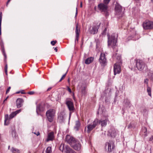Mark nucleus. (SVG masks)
I'll use <instances>...</instances> for the list:
<instances>
[{
	"label": "nucleus",
	"mask_w": 153,
	"mask_h": 153,
	"mask_svg": "<svg viewBox=\"0 0 153 153\" xmlns=\"http://www.w3.org/2000/svg\"><path fill=\"white\" fill-rule=\"evenodd\" d=\"M116 36L115 34H113L111 36L108 34L107 35L108 45L111 46L113 48L116 45L117 43V39Z\"/></svg>",
	"instance_id": "1"
},
{
	"label": "nucleus",
	"mask_w": 153,
	"mask_h": 153,
	"mask_svg": "<svg viewBox=\"0 0 153 153\" xmlns=\"http://www.w3.org/2000/svg\"><path fill=\"white\" fill-rule=\"evenodd\" d=\"M65 104L70 111V115L71 113L73 112L75 108L73 100L70 98H67L65 100Z\"/></svg>",
	"instance_id": "2"
},
{
	"label": "nucleus",
	"mask_w": 153,
	"mask_h": 153,
	"mask_svg": "<svg viewBox=\"0 0 153 153\" xmlns=\"http://www.w3.org/2000/svg\"><path fill=\"white\" fill-rule=\"evenodd\" d=\"M55 109H50L48 110L46 113V115L48 121L50 122H53L55 114Z\"/></svg>",
	"instance_id": "3"
},
{
	"label": "nucleus",
	"mask_w": 153,
	"mask_h": 153,
	"mask_svg": "<svg viewBox=\"0 0 153 153\" xmlns=\"http://www.w3.org/2000/svg\"><path fill=\"white\" fill-rule=\"evenodd\" d=\"M60 150L62 152L66 153H76L72 149L70 148L68 146H65L64 143H62L60 147Z\"/></svg>",
	"instance_id": "4"
},
{
	"label": "nucleus",
	"mask_w": 153,
	"mask_h": 153,
	"mask_svg": "<svg viewBox=\"0 0 153 153\" xmlns=\"http://www.w3.org/2000/svg\"><path fill=\"white\" fill-rule=\"evenodd\" d=\"M98 7L100 10L102 12H104L106 16L108 15L107 4L104 3H100L98 4Z\"/></svg>",
	"instance_id": "5"
},
{
	"label": "nucleus",
	"mask_w": 153,
	"mask_h": 153,
	"mask_svg": "<svg viewBox=\"0 0 153 153\" xmlns=\"http://www.w3.org/2000/svg\"><path fill=\"white\" fill-rule=\"evenodd\" d=\"M143 27L145 30L153 29V22L148 20L145 21L143 24Z\"/></svg>",
	"instance_id": "6"
},
{
	"label": "nucleus",
	"mask_w": 153,
	"mask_h": 153,
	"mask_svg": "<svg viewBox=\"0 0 153 153\" xmlns=\"http://www.w3.org/2000/svg\"><path fill=\"white\" fill-rule=\"evenodd\" d=\"M134 61L137 69L140 71L143 70L145 66V63L143 61L139 59H134Z\"/></svg>",
	"instance_id": "7"
},
{
	"label": "nucleus",
	"mask_w": 153,
	"mask_h": 153,
	"mask_svg": "<svg viewBox=\"0 0 153 153\" xmlns=\"http://www.w3.org/2000/svg\"><path fill=\"white\" fill-rule=\"evenodd\" d=\"M99 61L100 64L102 66H104L106 65V59L105 58V55L104 53H101L99 59Z\"/></svg>",
	"instance_id": "8"
},
{
	"label": "nucleus",
	"mask_w": 153,
	"mask_h": 153,
	"mask_svg": "<svg viewBox=\"0 0 153 153\" xmlns=\"http://www.w3.org/2000/svg\"><path fill=\"white\" fill-rule=\"evenodd\" d=\"M100 24L101 23H100L99 24L97 23L96 25H94L90 31V33L92 34L97 33Z\"/></svg>",
	"instance_id": "9"
},
{
	"label": "nucleus",
	"mask_w": 153,
	"mask_h": 153,
	"mask_svg": "<svg viewBox=\"0 0 153 153\" xmlns=\"http://www.w3.org/2000/svg\"><path fill=\"white\" fill-rule=\"evenodd\" d=\"M65 141L68 143L70 144L71 146L75 142L76 140L75 138L73 137L67 135L65 138Z\"/></svg>",
	"instance_id": "10"
},
{
	"label": "nucleus",
	"mask_w": 153,
	"mask_h": 153,
	"mask_svg": "<svg viewBox=\"0 0 153 153\" xmlns=\"http://www.w3.org/2000/svg\"><path fill=\"white\" fill-rule=\"evenodd\" d=\"M75 150L77 151H79L81 149V145L80 142L76 140L71 146Z\"/></svg>",
	"instance_id": "11"
},
{
	"label": "nucleus",
	"mask_w": 153,
	"mask_h": 153,
	"mask_svg": "<svg viewBox=\"0 0 153 153\" xmlns=\"http://www.w3.org/2000/svg\"><path fill=\"white\" fill-rule=\"evenodd\" d=\"M106 145L108 146V151L109 152H111L115 147L114 142L112 141H109L107 142Z\"/></svg>",
	"instance_id": "12"
},
{
	"label": "nucleus",
	"mask_w": 153,
	"mask_h": 153,
	"mask_svg": "<svg viewBox=\"0 0 153 153\" xmlns=\"http://www.w3.org/2000/svg\"><path fill=\"white\" fill-rule=\"evenodd\" d=\"M114 71L115 75L120 73L121 71L120 67L118 63H116L114 64Z\"/></svg>",
	"instance_id": "13"
},
{
	"label": "nucleus",
	"mask_w": 153,
	"mask_h": 153,
	"mask_svg": "<svg viewBox=\"0 0 153 153\" xmlns=\"http://www.w3.org/2000/svg\"><path fill=\"white\" fill-rule=\"evenodd\" d=\"M122 7L119 4H117L116 5L115 9L116 14L117 15H120L122 10Z\"/></svg>",
	"instance_id": "14"
},
{
	"label": "nucleus",
	"mask_w": 153,
	"mask_h": 153,
	"mask_svg": "<svg viewBox=\"0 0 153 153\" xmlns=\"http://www.w3.org/2000/svg\"><path fill=\"white\" fill-rule=\"evenodd\" d=\"M65 112H61L58 116V119L60 120V122H62L65 119Z\"/></svg>",
	"instance_id": "15"
},
{
	"label": "nucleus",
	"mask_w": 153,
	"mask_h": 153,
	"mask_svg": "<svg viewBox=\"0 0 153 153\" xmlns=\"http://www.w3.org/2000/svg\"><path fill=\"white\" fill-rule=\"evenodd\" d=\"M23 100L22 99L18 98L16 100V106L18 108L22 107L23 105Z\"/></svg>",
	"instance_id": "16"
},
{
	"label": "nucleus",
	"mask_w": 153,
	"mask_h": 153,
	"mask_svg": "<svg viewBox=\"0 0 153 153\" xmlns=\"http://www.w3.org/2000/svg\"><path fill=\"white\" fill-rule=\"evenodd\" d=\"M86 128L87 129L86 131L88 133H90L91 131L95 128L92 124H88L87 127H85V131L86 130Z\"/></svg>",
	"instance_id": "17"
},
{
	"label": "nucleus",
	"mask_w": 153,
	"mask_h": 153,
	"mask_svg": "<svg viewBox=\"0 0 153 153\" xmlns=\"http://www.w3.org/2000/svg\"><path fill=\"white\" fill-rule=\"evenodd\" d=\"M53 132H51L48 134L46 141L48 142L50 140H52L53 139Z\"/></svg>",
	"instance_id": "18"
},
{
	"label": "nucleus",
	"mask_w": 153,
	"mask_h": 153,
	"mask_svg": "<svg viewBox=\"0 0 153 153\" xmlns=\"http://www.w3.org/2000/svg\"><path fill=\"white\" fill-rule=\"evenodd\" d=\"M99 120V124H100L102 126H105L108 120L107 119H105L104 120Z\"/></svg>",
	"instance_id": "19"
},
{
	"label": "nucleus",
	"mask_w": 153,
	"mask_h": 153,
	"mask_svg": "<svg viewBox=\"0 0 153 153\" xmlns=\"http://www.w3.org/2000/svg\"><path fill=\"white\" fill-rule=\"evenodd\" d=\"M80 126V123L79 120L76 121L75 125L74 127V129L76 131H78L79 128Z\"/></svg>",
	"instance_id": "20"
},
{
	"label": "nucleus",
	"mask_w": 153,
	"mask_h": 153,
	"mask_svg": "<svg viewBox=\"0 0 153 153\" xmlns=\"http://www.w3.org/2000/svg\"><path fill=\"white\" fill-rule=\"evenodd\" d=\"M94 60V58L92 57L88 58L85 60V63L88 64L92 62Z\"/></svg>",
	"instance_id": "21"
},
{
	"label": "nucleus",
	"mask_w": 153,
	"mask_h": 153,
	"mask_svg": "<svg viewBox=\"0 0 153 153\" xmlns=\"http://www.w3.org/2000/svg\"><path fill=\"white\" fill-rule=\"evenodd\" d=\"M99 124V120L97 119H96L93 122L92 124L95 128Z\"/></svg>",
	"instance_id": "22"
},
{
	"label": "nucleus",
	"mask_w": 153,
	"mask_h": 153,
	"mask_svg": "<svg viewBox=\"0 0 153 153\" xmlns=\"http://www.w3.org/2000/svg\"><path fill=\"white\" fill-rule=\"evenodd\" d=\"M5 120H4V124L5 125H7L9 124V123L7 122L6 123L7 120H10V119H9V117L8 114H6L5 116Z\"/></svg>",
	"instance_id": "23"
},
{
	"label": "nucleus",
	"mask_w": 153,
	"mask_h": 153,
	"mask_svg": "<svg viewBox=\"0 0 153 153\" xmlns=\"http://www.w3.org/2000/svg\"><path fill=\"white\" fill-rule=\"evenodd\" d=\"M11 151L13 153H19L20 150L14 147H12L11 149Z\"/></svg>",
	"instance_id": "24"
},
{
	"label": "nucleus",
	"mask_w": 153,
	"mask_h": 153,
	"mask_svg": "<svg viewBox=\"0 0 153 153\" xmlns=\"http://www.w3.org/2000/svg\"><path fill=\"white\" fill-rule=\"evenodd\" d=\"M51 148L49 146L47 148L46 151L45 152H43L42 153H51Z\"/></svg>",
	"instance_id": "25"
},
{
	"label": "nucleus",
	"mask_w": 153,
	"mask_h": 153,
	"mask_svg": "<svg viewBox=\"0 0 153 153\" xmlns=\"http://www.w3.org/2000/svg\"><path fill=\"white\" fill-rule=\"evenodd\" d=\"M149 76L150 80L153 81V71H150L149 72Z\"/></svg>",
	"instance_id": "26"
},
{
	"label": "nucleus",
	"mask_w": 153,
	"mask_h": 153,
	"mask_svg": "<svg viewBox=\"0 0 153 153\" xmlns=\"http://www.w3.org/2000/svg\"><path fill=\"white\" fill-rule=\"evenodd\" d=\"M13 138H16L17 135L15 130H13L11 132Z\"/></svg>",
	"instance_id": "27"
},
{
	"label": "nucleus",
	"mask_w": 153,
	"mask_h": 153,
	"mask_svg": "<svg viewBox=\"0 0 153 153\" xmlns=\"http://www.w3.org/2000/svg\"><path fill=\"white\" fill-rule=\"evenodd\" d=\"M2 13H0V34H1V23L2 21Z\"/></svg>",
	"instance_id": "28"
},
{
	"label": "nucleus",
	"mask_w": 153,
	"mask_h": 153,
	"mask_svg": "<svg viewBox=\"0 0 153 153\" xmlns=\"http://www.w3.org/2000/svg\"><path fill=\"white\" fill-rule=\"evenodd\" d=\"M78 26L77 25H76V31L75 32L76 34V35H77V36L78 37L79 36V30L78 29Z\"/></svg>",
	"instance_id": "29"
},
{
	"label": "nucleus",
	"mask_w": 153,
	"mask_h": 153,
	"mask_svg": "<svg viewBox=\"0 0 153 153\" xmlns=\"http://www.w3.org/2000/svg\"><path fill=\"white\" fill-rule=\"evenodd\" d=\"M116 134V131H115V130H114L112 132H111L110 135L111 137L114 138L115 137Z\"/></svg>",
	"instance_id": "30"
},
{
	"label": "nucleus",
	"mask_w": 153,
	"mask_h": 153,
	"mask_svg": "<svg viewBox=\"0 0 153 153\" xmlns=\"http://www.w3.org/2000/svg\"><path fill=\"white\" fill-rule=\"evenodd\" d=\"M16 115V114L14 112H13L11 114L9 115V119H11L13 118Z\"/></svg>",
	"instance_id": "31"
},
{
	"label": "nucleus",
	"mask_w": 153,
	"mask_h": 153,
	"mask_svg": "<svg viewBox=\"0 0 153 153\" xmlns=\"http://www.w3.org/2000/svg\"><path fill=\"white\" fill-rule=\"evenodd\" d=\"M147 91L148 93V95L150 96H151V88L150 87H147Z\"/></svg>",
	"instance_id": "32"
},
{
	"label": "nucleus",
	"mask_w": 153,
	"mask_h": 153,
	"mask_svg": "<svg viewBox=\"0 0 153 153\" xmlns=\"http://www.w3.org/2000/svg\"><path fill=\"white\" fill-rule=\"evenodd\" d=\"M68 69L67 70L66 72L65 73V74L63 75V76L60 79V80L59 81V82L61 81L65 77V76H66V74H67V73L68 72Z\"/></svg>",
	"instance_id": "33"
},
{
	"label": "nucleus",
	"mask_w": 153,
	"mask_h": 153,
	"mask_svg": "<svg viewBox=\"0 0 153 153\" xmlns=\"http://www.w3.org/2000/svg\"><path fill=\"white\" fill-rule=\"evenodd\" d=\"M40 108V105H38L37 106L36 112L38 114V112L40 111H41Z\"/></svg>",
	"instance_id": "34"
},
{
	"label": "nucleus",
	"mask_w": 153,
	"mask_h": 153,
	"mask_svg": "<svg viewBox=\"0 0 153 153\" xmlns=\"http://www.w3.org/2000/svg\"><path fill=\"white\" fill-rule=\"evenodd\" d=\"M82 93V94L84 95H85L86 93L85 91V87H84L83 88H82L81 90Z\"/></svg>",
	"instance_id": "35"
},
{
	"label": "nucleus",
	"mask_w": 153,
	"mask_h": 153,
	"mask_svg": "<svg viewBox=\"0 0 153 153\" xmlns=\"http://www.w3.org/2000/svg\"><path fill=\"white\" fill-rule=\"evenodd\" d=\"M111 0H103L104 3L106 4H108Z\"/></svg>",
	"instance_id": "36"
},
{
	"label": "nucleus",
	"mask_w": 153,
	"mask_h": 153,
	"mask_svg": "<svg viewBox=\"0 0 153 153\" xmlns=\"http://www.w3.org/2000/svg\"><path fill=\"white\" fill-rule=\"evenodd\" d=\"M57 42L56 40L53 41H51V44L53 46L55 45V44Z\"/></svg>",
	"instance_id": "37"
},
{
	"label": "nucleus",
	"mask_w": 153,
	"mask_h": 153,
	"mask_svg": "<svg viewBox=\"0 0 153 153\" xmlns=\"http://www.w3.org/2000/svg\"><path fill=\"white\" fill-rule=\"evenodd\" d=\"M107 30V28H105L104 30L102 32V34L103 35H105L106 33V32Z\"/></svg>",
	"instance_id": "38"
},
{
	"label": "nucleus",
	"mask_w": 153,
	"mask_h": 153,
	"mask_svg": "<svg viewBox=\"0 0 153 153\" xmlns=\"http://www.w3.org/2000/svg\"><path fill=\"white\" fill-rule=\"evenodd\" d=\"M149 80L147 79H146L144 80V82L147 85L148 84V82Z\"/></svg>",
	"instance_id": "39"
},
{
	"label": "nucleus",
	"mask_w": 153,
	"mask_h": 153,
	"mask_svg": "<svg viewBox=\"0 0 153 153\" xmlns=\"http://www.w3.org/2000/svg\"><path fill=\"white\" fill-rule=\"evenodd\" d=\"M21 110L20 109V110H17L16 111H14V112L16 114V115L17 114H18L19 112H21Z\"/></svg>",
	"instance_id": "40"
},
{
	"label": "nucleus",
	"mask_w": 153,
	"mask_h": 153,
	"mask_svg": "<svg viewBox=\"0 0 153 153\" xmlns=\"http://www.w3.org/2000/svg\"><path fill=\"white\" fill-rule=\"evenodd\" d=\"M5 72H7V65H6L5 67Z\"/></svg>",
	"instance_id": "41"
},
{
	"label": "nucleus",
	"mask_w": 153,
	"mask_h": 153,
	"mask_svg": "<svg viewBox=\"0 0 153 153\" xmlns=\"http://www.w3.org/2000/svg\"><path fill=\"white\" fill-rule=\"evenodd\" d=\"M10 88H11V87H9L7 89V91H6V94H7V93H8V92H9V91H10Z\"/></svg>",
	"instance_id": "42"
},
{
	"label": "nucleus",
	"mask_w": 153,
	"mask_h": 153,
	"mask_svg": "<svg viewBox=\"0 0 153 153\" xmlns=\"http://www.w3.org/2000/svg\"><path fill=\"white\" fill-rule=\"evenodd\" d=\"M34 93V91H30L28 93V94H30V95H32Z\"/></svg>",
	"instance_id": "43"
},
{
	"label": "nucleus",
	"mask_w": 153,
	"mask_h": 153,
	"mask_svg": "<svg viewBox=\"0 0 153 153\" xmlns=\"http://www.w3.org/2000/svg\"><path fill=\"white\" fill-rule=\"evenodd\" d=\"M143 130L145 133H146L147 131V129L145 127L144 128V129H143Z\"/></svg>",
	"instance_id": "44"
},
{
	"label": "nucleus",
	"mask_w": 153,
	"mask_h": 153,
	"mask_svg": "<svg viewBox=\"0 0 153 153\" xmlns=\"http://www.w3.org/2000/svg\"><path fill=\"white\" fill-rule=\"evenodd\" d=\"M67 90L70 93H71V90L70 88L68 87Z\"/></svg>",
	"instance_id": "45"
},
{
	"label": "nucleus",
	"mask_w": 153,
	"mask_h": 153,
	"mask_svg": "<svg viewBox=\"0 0 153 153\" xmlns=\"http://www.w3.org/2000/svg\"><path fill=\"white\" fill-rule=\"evenodd\" d=\"M37 135V136H38L40 134V133L38 131L37 132H34L33 133Z\"/></svg>",
	"instance_id": "46"
},
{
	"label": "nucleus",
	"mask_w": 153,
	"mask_h": 153,
	"mask_svg": "<svg viewBox=\"0 0 153 153\" xmlns=\"http://www.w3.org/2000/svg\"><path fill=\"white\" fill-rule=\"evenodd\" d=\"M79 37V36H78V37H77V35L76 36V39H75V42H76V41H78Z\"/></svg>",
	"instance_id": "47"
},
{
	"label": "nucleus",
	"mask_w": 153,
	"mask_h": 153,
	"mask_svg": "<svg viewBox=\"0 0 153 153\" xmlns=\"http://www.w3.org/2000/svg\"><path fill=\"white\" fill-rule=\"evenodd\" d=\"M11 0H8L7 2V5L10 2V1Z\"/></svg>",
	"instance_id": "48"
},
{
	"label": "nucleus",
	"mask_w": 153,
	"mask_h": 153,
	"mask_svg": "<svg viewBox=\"0 0 153 153\" xmlns=\"http://www.w3.org/2000/svg\"><path fill=\"white\" fill-rule=\"evenodd\" d=\"M54 50L56 52H57L58 51V49L57 48H55L54 49Z\"/></svg>",
	"instance_id": "49"
},
{
	"label": "nucleus",
	"mask_w": 153,
	"mask_h": 153,
	"mask_svg": "<svg viewBox=\"0 0 153 153\" xmlns=\"http://www.w3.org/2000/svg\"><path fill=\"white\" fill-rule=\"evenodd\" d=\"M51 87H50L49 88H48V89L47 90V91H49L51 89Z\"/></svg>",
	"instance_id": "50"
},
{
	"label": "nucleus",
	"mask_w": 153,
	"mask_h": 153,
	"mask_svg": "<svg viewBox=\"0 0 153 153\" xmlns=\"http://www.w3.org/2000/svg\"><path fill=\"white\" fill-rule=\"evenodd\" d=\"M77 14V8H76V15Z\"/></svg>",
	"instance_id": "51"
},
{
	"label": "nucleus",
	"mask_w": 153,
	"mask_h": 153,
	"mask_svg": "<svg viewBox=\"0 0 153 153\" xmlns=\"http://www.w3.org/2000/svg\"><path fill=\"white\" fill-rule=\"evenodd\" d=\"M23 91H21L20 92V93L22 94H25V92H23Z\"/></svg>",
	"instance_id": "52"
},
{
	"label": "nucleus",
	"mask_w": 153,
	"mask_h": 153,
	"mask_svg": "<svg viewBox=\"0 0 153 153\" xmlns=\"http://www.w3.org/2000/svg\"><path fill=\"white\" fill-rule=\"evenodd\" d=\"M130 102L129 101H128V102H127V105H129L130 104Z\"/></svg>",
	"instance_id": "53"
},
{
	"label": "nucleus",
	"mask_w": 153,
	"mask_h": 153,
	"mask_svg": "<svg viewBox=\"0 0 153 153\" xmlns=\"http://www.w3.org/2000/svg\"><path fill=\"white\" fill-rule=\"evenodd\" d=\"M80 6L81 7H82V2H81Z\"/></svg>",
	"instance_id": "54"
},
{
	"label": "nucleus",
	"mask_w": 153,
	"mask_h": 153,
	"mask_svg": "<svg viewBox=\"0 0 153 153\" xmlns=\"http://www.w3.org/2000/svg\"><path fill=\"white\" fill-rule=\"evenodd\" d=\"M20 93V91H18L16 92V94H19Z\"/></svg>",
	"instance_id": "55"
},
{
	"label": "nucleus",
	"mask_w": 153,
	"mask_h": 153,
	"mask_svg": "<svg viewBox=\"0 0 153 153\" xmlns=\"http://www.w3.org/2000/svg\"><path fill=\"white\" fill-rule=\"evenodd\" d=\"M8 98V97H7L4 100V101H6L7 100V98Z\"/></svg>",
	"instance_id": "56"
},
{
	"label": "nucleus",
	"mask_w": 153,
	"mask_h": 153,
	"mask_svg": "<svg viewBox=\"0 0 153 153\" xmlns=\"http://www.w3.org/2000/svg\"><path fill=\"white\" fill-rule=\"evenodd\" d=\"M70 79H68V82H70Z\"/></svg>",
	"instance_id": "57"
},
{
	"label": "nucleus",
	"mask_w": 153,
	"mask_h": 153,
	"mask_svg": "<svg viewBox=\"0 0 153 153\" xmlns=\"http://www.w3.org/2000/svg\"><path fill=\"white\" fill-rule=\"evenodd\" d=\"M151 2L153 3V0H151Z\"/></svg>",
	"instance_id": "58"
},
{
	"label": "nucleus",
	"mask_w": 153,
	"mask_h": 153,
	"mask_svg": "<svg viewBox=\"0 0 153 153\" xmlns=\"http://www.w3.org/2000/svg\"><path fill=\"white\" fill-rule=\"evenodd\" d=\"M10 148V146H9L8 147V148L9 149Z\"/></svg>",
	"instance_id": "59"
},
{
	"label": "nucleus",
	"mask_w": 153,
	"mask_h": 153,
	"mask_svg": "<svg viewBox=\"0 0 153 153\" xmlns=\"http://www.w3.org/2000/svg\"><path fill=\"white\" fill-rule=\"evenodd\" d=\"M5 73L7 75V72H5Z\"/></svg>",
	"instance_id": "60"
},
{
	"label": "nucleus",
	"mask_w": 153,
	"mask_h": 153,
	"mask_svg": "<svg viewBox=\"0 0 153 153\" xmlns=\"http://www.w3.org/2000/svg\"><path fill=\"white\" fill-rule=\"evenodd\" d=\"M150 140H151V138L150 139Z\"/></svg>",
	"instance_id": "61"
}]
</instances>
